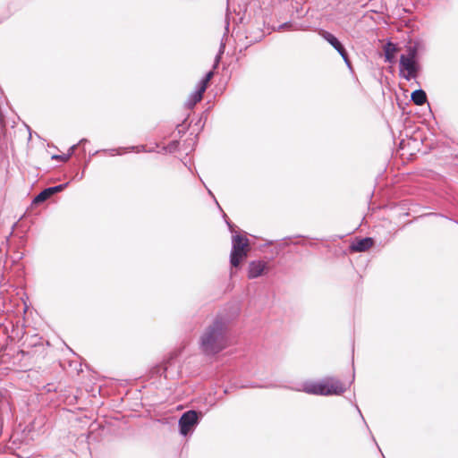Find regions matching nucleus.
I'll return each mask as SVG.
<instances>
[{
	"instance_id": "f257e3e1",
	"label": "nucleus",
	"mask_w": 458,
	"mask_h": 458,
	"mask_svg": "<svg viewBox=\"0 0 458 458\" xmlns=\"http://www.w3.org/2000/svg\"><path fill=\"white\" fill-rule=\"evenodd\" d=\"M229 343L226 321L222 317H216L213 322L205 327L199 336V349L206 356H214L224 349Z\"/></svg>"
},
{
	"instance_id": "f03ea898",
	"label": "nucleus",
	"mask_w": 458,
	"mask_h": 458,
	"mask_svg": "<svg viewBox=\"0 0 458 458\" xmlns=\"http://www.w3.org/2000/svg\"><path fill=\"white\" fill-rule=\"evenodd\" d=\"M249 240L240 234H234L232 238V250L230 263L233 267H238L242 259L247 257Z\"/></svg>"
},
{
	"instance_id": "7ed1b4c3",
	"label": "nucleus",
	"mask_w": 458,
	"mask_h": 458,
	"mask_svg": "<svg viewBox=\"0 0 458 458\" xmlns=\"http://www.w3.org/2000/svg\"><path fill=\"white\" fill-rule=\"evenodd\" d=\"M156 373L166 379H175L181 376V363L177 355H171L162 365L157 366Z\"/></svg>"
},
{
	"instance_id": "20e7f679",
	"label": "nucleus",
	"mask_w": 458,
	"mask_h": 458,
	"mask_svg": "<svg viewBox=\"0 0 458 458\" xmlns=\"http://www.w3.org/2000/svg\"><path fill=\"white\" fill-rule=\"evenodd\" d=\"M419 70L420 64H418L417 60H410L403 55L400 56L399 71L401 77L406 81H411V79H415L417 77Z\"/></svg>"
},
{
	"instance_id": "39448f33",
	"label": "nucleus",
	"mask_w": 458,
	"mask_h": 458,
	"mask_svg": "<svg viewBox=\"0 0 458 458\" xmlns=\"http://www.w3.org/2000/svg\"><path fill=\"white\" fill-rule=\"evenodd\" d=\"M199 418L196 411H185L179 420L180 434L186 437L198 425Z\"/></svg>"
},
{
	"instance_id": "423d86ee",
	"label": "nucleus",
	"mask_w": 458,
	"mask_h": 458,
	"mask_svg": "<svg viewBox=\"0 0 458 458\" xmlns=\"http://www.w3.org/2000/svg\"><path fill=\"white\" fill-rule=\"evenodd\" d=\"M327 386V377L318 381H308L303 383L302 387L301 389H297L298 391H303L310 394H316V395H327V393H329L328 391H326Z\"/></svg>"
},
{
	"instance_id": "0eeeda50",
	"label": "nucleus",
	"mask_w": 458,
	"mask_h": 458,
	"mask_svg": "<svg viewBox=\"0 0 458 458\" xmlns=\"http://www.w3.org/2000/svg\"><path fill=\"white\" fill-rule=\"evenodd\" d=\"M320 35L339 53L346 65L349 68H351V62L349 60L348 54L344 47L342 45V43L332 33L328 31L322 30L320 32Z\"/></svg>"
},
{
	"instance_id": "6e6552de",
	"label": "nucleus",
	"mask_w": 458,
	"mask_h": 458,
	"mask_svg": "<svg viewBox=\"0 0 458 458\" xmlns=\"http://www.w3.org/2000/svg\"><path fill=\"white\" fill-rule=\"evenodd\" d=\"M327 395H339L346 391V387L344 384L337 378L335 377H327V386L326 388Z\"/></svg>"
},
{
	"instance_id": "1a4fd4ad",
	"label": "nucleus",
	"mask_w": 458,
	"mask_h": 458,
	"mask_svg": "<svg viewBox=\"0 0 458 458\" xmlns=\"http://www.w3.org/2000/svg\"><path fill=\"white\" fill-rule=\"evenodd\" d=\"M374 244V241L370 237L357 239L350 245V250L353 252H363L370 249Z\"/></svg>"
},
{
	"instance_id": "9d476101",
	"label": "nucleus",
	"mask_w": 458,
	"mask_h": 458,
	"mask_svg": "<svg viewBox=\"0 0 458 458\" xmlns=\"http://www.w3.org/2000/svg\"><path fill=\"white\" fill-rule=\"evenodd\" d=\"M266 268V262L262 260H254L249 264L248 277L254 279L260 276Z\"/></svg>"
},
{
	"instance_id": "9b49d317",
	"label": "nucleus",
	"mask_w": 458,
	"mask_h": 458,
	"mask_svg": "<svg viewBox=\"0 0 458 458\" xmlns=\"http://www.w3.org/2000/svg\"><path fill=\"white\" fill-rule=\"evenodd\" d=\"M203 87H198L189 96L187 101L185 102V106L187 108H192L198 102L202 99L204 93Z\"/></svg>"
},
{
	"instance_id": "f8f14e48",
	"label": "nucleus",
	"mask_w": 458,
	"mask_h": 458,
	"mask_svg": "<svg viewBox=\"0 0 458 458\" xmlns=\"http://www.w3.org/2000/svg\"><path fill=\"white\" fill-rule=\"evenodd\" d=\"M420 43L415 42L413 44H410L406 47V53L403 54L406 58L410 60H417L418 53H419Z\"/></svg>"
},
{
	"instance_id": "ddd939ff",
	"label": "nucleus",
	"mask_w": 458,
	"mask_h": 458,
	"mask_svg": "<svg viewBox=\"0 0 458 458\" xmlns=\"http://www.w3.org/2000/svg\"><path fill=\"white\" fill-rule=\"evenodd\" d=\"M411 101L417 106H422L427 102L426 92L420 89L411 93Z\"/></svg>"
},
{
	"instance_id": "4468645a",
	"label": "nucleus",
	"mask_w": 458,
	"mask_h": 458,
	"mask_svg": "<svg viewBox=\"0 0 458 458\" xmlns=\"http://www.w3.org/2000/svg\"><path fill=\"white\" fill-rule=\"evenodd\" d=\"M385 58L388 63H392L394 59V54L397 51L396 46L392 42H387L384 47Z\"/></svg>"
},
{
	"instance_id": "2eb2a0df",
	"label": "nucleus",
	"mask_w": 458,
	"mask_h": 458,
	"mask_svg": "<svg viewBox=\"0 0 458 458\" xmlns=\"http://www.w3.org/2000/svg\"><path fill=\"white\" fill-rule=\"evenodd\" d=\"M123 150H136V151H143L145 150V147L144 146H138V147H130V148H111V149H104L102 150L103 152H106V153H109L111 156H114L115 154L117 155H122Z\"/></svg>"
},
{
	"instance_id": "dca6fc26",
	"label": "nucleus",
	"mask_w": 458,
	"mask_h": 458,
	"mask_svg": "<svg viewBox=\"0 0 458 458\" xmlns=\"http://www.w3.org/2000/svg\"><path fill=\"white\" fill-rule=\"evenodd\" d=\"M52 196L50 190L46 188L42 191H40L33 199L34 204H38L46 201Z\"/></svg>"
},
{
	"instance_id": "f3484780",
	"label": "nucleus",
	"mask_w": 458,
	"mask_h": 458,
	"mask_svg": "<svg viewBox=\"0 0 458 458\" xmlns=\"http://www.w3.org/2000/svg\"><path fill=\"white\" fill-rule=\"evenodd\" d=\"M214 75V72L213 71H210L208 72L205 77L198 83V87H203L204 89V91L206 90L207 87H208V81L211 80V78L213 77Z\"/></svg>"
},
{
	"instance_id": "a211bd4d",
	"label": "nucleus",
	"mask_w": 458,
	"mask_h": 458,
	"mask_svg": "<svg viewBox=\"0 0 458 458\" xmlns=\"http://www.w3.org/2000/svg\"><path fill=\"white\" fill-rule=\"evenodd\" d=\"M67 185H68V182H65L63 184L56 185V186L48 187V189L50 190L51 194L54 195L57 192H60L63 190H64L67 187Z\"/></svg>"
},
{
	"instance_id": "6ab92c4d",
	"label": "nucleus",
	"mask_w": 458,
	"mask_h": 458,
	"mask_svg": "<svg viewBox=\"0 0 458 458\" xmlns=\"http://www.w3.org/2000/svg\"><path fill=\"white\" fill-rule=\"evenodd\" d=\"M224 49H225V46L221 45L219 53L216 55V58H215L214 69H216L217 67V65L220 62V59H221V55L224 53Z\"/></svg>"
},
{
	"instance_id": "aec40b11",
	"label": "nucleus",
	"mask_w": 458,
	"mask_h": 458,
	"mask_svg": "<svg viewBox=\"0 0 458 458\" xmlns=\"http://www.w3.org/2000/svg\"><path fill=\"white\" fill-rule=\"evenodd\" d=\"M71 157V154H63V155H54L52 157L53 159L61 160L63 162H66Z\"/></svg>"
},
{
	"instance_id": "412c9836",
	"label": "nucleus",
	"mask_w": 458,
	"mask_h": 458,
	"mask_svg": "<svg viewBox=\"0 0 458 458\" xmlns=\"http://www.w3.org/2000/svg\"><path fill=\"white\" fill-rule=\"evenodd\" d=\"M290 27H292V24L289 23V22H285V23H283V24L279 25L278 30H285V29H288Z\"/></svg>"
},
{
	"instance_id": "4be33fe9",
	"label": "nucleus",
	"mask_w": 458,
	"mask_h": 458,
	"mask_svg": "<svg viewBox=\"0 0 458 458\" xmlns=\"http://www.w3.org/2000/svg\"><path fill=\"white\" fill-rule=\"evenodd\" d=\"M356 409H357V411H358V412H359L360 416L361 417V419H362V420H363L364 424L366 425L367 428L369 429V426H368V424H367V422H366V420H365V419H364V417H363V415H362V413H361L360 410L359 409V407H358L357 405H356Z\"/></svg>"
},
{
	"instance_id": "5701e85b",
	"label": "nucleus",
	"mask_w": 458,
	"mask_h": 458,
	"mask_svg": "<svg viewBox=\"0 0 458 458\" xmlns=\"http://www.w3.org/2000/svg\"><path fill=\"white\" fill-rule=\"evenodd\" d=\"M77 148V145H72L69 150H68V153L67 154H71V156L74 153V150L75 148Z\"/></svg>"
},
{
	"instance_id": "b1692460",
	"label": "nucleus",
	"mask_w": 458,
	"mask_h": 458,
	"mask_svg": "<svg viewBox=\"0 0 458 458\" xmlns=\"http://www.w3.org/2000/svg\"><path fill=\"white\" fill-rule=\"evenodd\" d=\"M88 140L86 139H82L79 141L77 145L85 144Z\"/></svg>"
},
{
	"instance_id": "393cba45",
	"label": "nucleus",
	"mask_w": 458,
	"mask_h": 458,
	"mask_svg": "<svg viewBox=\"0 0 458 458\" xmlns=\"http://www.w3.org/2000/svg\"><path fill=\"white\" fill-rule=\"evenodd\" d=\"M226 223H227V225H228V226H229V228H230L231 232H233V225H232L229 222H226Z\"/></svg>"
}]
</instances>
